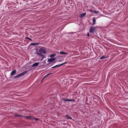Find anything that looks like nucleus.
Instances as JSON below:
<instances>
[{
	"instance_id": "f257e3e1",
	"label": "nucleus",
	"mask_w": 128,
	"mask_h": 128,
	"mask_svg": "<svg viewBox=\"0 0 128 128\" xmlns=\"http://www.w3.org/2000/svg\"><path fill=\"white\" fill-rule=\"evenodd\" d=\"M60 53L61 54H65L63 56H59L58 58L59 60H58L59 62H62L63 60L62 58L63 57L65 58L67 56L68 54L67 53L63 51L60 52Z\"/></svg>"
},
{
	"instance_id": "f03ea898",
	"label": "nucleus",
	"mask_w": 128,
	"mask_h": 128,
	"mask_svg": "<svg viewBox=\"0 0 128 128\" xmlns=\"http://www.w3.org/2000/svg\"><path fill=\"white\" fill-rule=\"evenodd\" d=\"M28 72V70H25L22 73L15 76H14V78L15 79H16L19 77H21L27 74Z\"/></svg>"
},
{
	"instance_id": "7ed1b4c3",
	"label": "nucleus",
	"mask_w": 128,
	"mask_h": 128,
	"mask_svg": "<svg viewBox=\"0 0 128 128\" xmlns=\"http://www.w3.org/2000/svg\"><path fill=\"white\" fill-rule=\"evenodd\" d=\"M96 27L95 26H92L89 29V32L90 33H91L93 34L94 32H96Z\"/></svg>"
},
{
	"instance_id": "20e7f679",
	"label": "nucleus",
	"mask_w": 128,
	"mask_h": 128,
	"mask_svg": "<svg viewBox=\"0 0 128 128\" xmlns=\"http://www.w3.org/2000/svg\"><path fill=\"white\" fill-rule=\"evenodd\" d=\"M38 52L42 54H47V52L44 49L40 48L38 50Z\"/></svg>"
},
{
	"instance_id": "39448f33",
	"label": "nucleus",
	"mask_w": 128,
	"mask_h": 128,
	"mask_svg": "<svg viewBox=\"0 0 128 128\" xmlns=\"http://www.w3.org/2000/svg\"><path fill=\"white\" fill-rule=\"evenodd\" d=\"M37 54L39 56H41V58L40 60V61H42L44 59V58H45L46 57L45 55H44L40 53H37Z\"/></svg>"
},
{
	"instance_id": "423d86ee",
	"label": "nucleus",
	"mask_w": 128,
	"mask_h": 128,
	"mask_svg": "<svg viewBox=\"0 0 128 128\" xmlns=\"http://www.w3.org/2000/svg\"><path fill=\"white\" fill-rule=\"evenodd\" d=\"M62 100L64 102H66V101H68L69 102H75V100L73 99H69L64 98L62 99Z\"/></svg>"
},
{
	"instance_id": "0eeeda50",
	"label": "nucleus",
	"mask_w": 128,
	"mask_h": 128,
	"mask_svg": "<svg viewBox=\"0 0 128 128\" xmlns=\"http://www.w3.org/2000/svg\"><path fill=\"white\" fill-rule=\"evenodd\" d=\"M16 72V70H13L11 72L10 75L12 76L15 75Z\"/></svg>"
},
{
	"instance_id": "6e6552de",
	"label": "nucleus",
	"mask_w": 128,
	"mask_h": 128,
	"mask_svg": "<svg viewBox=\"0 0 128 128\" xmlns=\"http://www.w3.org/2000/svg\"><path fill=\"white\" fill-rule=\"evenodd\" d=\"M55 58H49L48 60V62H51L54 60H55Z\"/></svg>"
},
{
	"instance_id": "1a4fd4ad",
	"label": "nucleus",
	"mask_w": 128,
	"mask_h": 128,
	"mask_svg": "<svg viewBox=\"0 0 128 128\" xmlns=\"http://www.w3.org/2000/svg\"><path fill=\"white\" fill-rule=\"evenodd\" d=\"M24 117L28 119H32L34 118V116H24Z\"/></svg>"
},
{
	"instance_id": "9d476101",
	"label": "nucleus",
	"mask_w": 128,
	"mask_h": 128,
	"mask_svg": "<svg viewBox=\"0 0 128 128\" xmlns=\"http://www.w3.org/2000/svg\"><path fill=\"white\" fill-rule=\"evenodd\" d=\"M86 15V12H83L80 14V17L81 18H83Z\"/></svg>"
},
{
	"instance_id": "9b49d317",
	"label": "nucleus",
	"mask_w": 128,
	"mask_h": 128,
	"mask_svg": "<svg viewBox=\"0 0 128 128\" xmlns=\"http://www.w3.org/2000/svg\"><path fill=\"white\" fill-rule=\"evenodd\" d=\"M96 18L95 17H94L92 18V25H94L95 24V22H96Z\"/></svg>"
},
{
	"instance_id": "f8f14e48",
	"label": "nucleus",
	"mask_w": 128,
	"mask_h": 128,
	"mask_svg": "<svg viewBox=\"0 0 128 128\" xmlns=\"http://www.w3.org/2000/svg\"><path fill=\"white\" fill-rule=\"evenodd\" d=\"M39 64L38 62L35 63L32 65V67L36 66H38Z\"/></svg>"
},
{
	"instance_id": "ddd939ff",
	"label": "nucleus",
	"mask_w": 128,
	"mask_h": 128,
	"mask_svg": "<svg viewBox=\"0 0 128 128\" xmlns=\"http://www.w3.org/2000/svg\"><path fill=\"white\" fill-rule=\"evenodd\" d=\"M90 11L95 14H97L99 12L98 11L93 10H90Z\"/></svg>"
},
{
	"instance_id": "4468645a",
	"label": "nucleus",
	"mask_w": 128,
	"mask_h": 128,
	"mask_svg": "<svg viewBox=\"0 0 128 128\" xmlns=\"http://www.w3.org/2000/svg\"><path fill=\"white\" fill-rule=\"evenodd\" d=\"M39 44H40V43H30V44L31 45H33V46H36V45H38Z\"/></svg>"
},
{
	"instance_id": "2eb2a0df",
	"label": "nucleus",
	"mask_w": 128,
	"mask_h": 128,
	"mask_svg": "<svg viewBox=\"0 0 128 128\" xmlns=\"http://www.w3.org/2000/svg\"><path fill=\"white\" fill-rule=\"evenodd\" d=\"M64 116L65 117H66L67 119H70V120H72V118L70 117L68 115H66Z\"/></svg>"
},
{
	"instance_id": "dca6fc26",
	"label": "nucleus",
	"mask_w": 128,
	"mask_h": 128,
	"mask_svg": "<svg viewBox=\"0 0 128 128\" xmlns=\"http://www.w3.org/2000/svg\"><path fill=\"white\" fill-rule=\"evenodd\" d=\"M56 55V54H51L50 55V58H52Z\"/></svg>"
},
{
	"instance_id": "f3484780",
	"label": "nucleus",
	"mask_w": 128,
	"mask_h": 128,
	"mask_svg": "<svg viewBox=\"0 0 128 128\" xmlns=\"http://www.w3.org/2000/svg\"><path fill=\"white\" fill-rule=\"evenodd\" d=\"M52 73H49V74H46V75L42 79V81L45 78H46L47 76H48L50 74H52Z\"/></svg>"
},
{
	"instance_id": "a211bd4d",
	"label": "nucleus",
	"mask_w": 128,
	"mask_h": 128,
	"mask_svg": "<svg viewBox=\"0 0 128 128\" xmlns=\"http://www.w3.org/2000/svg\"><path fill=\"white\" fill-rule=\"evenodd\" d=\"M107 58L106 57H105V56H102L101 57H100V59L101 60H102V59H104L105 58Z\"/></svg>"
},
{
	"instance_id": "6ab92c4d",
	"label": "nucleus",
	"mask_w": 128,
	"mask_h": 128,
	"mask_svg": "<svg viewBox=\"0 0 128 128\" xmlns=\"http://www.w3.org/2000/svg\"><path fill=\"white\" fill-rule=\"evenodd\" d=\"M59 67V66H58V65H57L53 67H52L51 68H56V67Z\"/></svg>"
},
{
	"instance_id": "aec40b11",
	"label": "nucleus",
	"mask_w": 128,
	"mask_h": 128,
	"mask_svg": "<svg viewBox=\"0 0 128 128\" xmlns=\"http://www.w3.org/2000/svg\"><path fill=\"white\" fill-rule=\"evenodd\" d=\"M33 119L35 120L36 121H38L39 120V119L38 118H35L34 117V118H33Z\"/></svg>"
},
{
	"instance_id": "412c9836",
	"label": "nucleus",
	"mask_w": 128,
	"mask_h": 128,
	"mask_svg": "<svg viewBox=\"0 0 128 128\" xmlns=\"http://www.w3.org/2000/svg\"><path fill=\"white\" fill-rule=\"evenodd\" d=\"M18 114H16L14 115V116L15 117H18Z\"/></svg>"
},
{
	"instance_id": "4be33fe9",
	"label": "nucleus",
	"mask_w": 128,
	"mask_h": 128,
	"mask_svg": "<svg viewBox=\"0 0 128 128\" xmlns=\"http://www.w3.org/2000/svg\"><path fill=\"white\" fill-rule=\"evenodd\" d=\"M42 63H43L44 64H46V60H44V61H43V62H42Z\"/></svg>"
},
{
	"instance_id": "5701e85b",
	"label": "nucleus",
	"mask_w": 128,
	"mask_h": 128,
	"mask_svg": "<svg viewBox=\"0 0 128 128\" xmlns=\"http://www.w3.org/2000/svg\"><path fill=\"white\" fill-rule=\"evenodd\" d=\"M58 65L60 67V66H62L64 65H63V63H62V64H58Z\"/></svg>"
},
{
	"instance_id": "b1692460",
	"label": "nucleus",
	"mask_w": 128,
	"mask_h": 128,
	"mask_svg": "<svg viewBox=\"0 0 128 128\" xmlns=\"http://www.w3.org/2000/svg\"><path fill=\"white\" fill-rule=\"evenodd\" d=\"M18 117H24L23 116V115H18Z\"/></svg>"
},
{
	"instance_id": "393cba45",
	"label": "nucleus",
	"mask_w": 128,
	"mask_h": 128,
	"mask_svg": "<svg viewBox=\"0 0 128 128\" xmlns=\"http://www.w3.org/2000/svg\"><path fill=\"white\" fill-rule=\"evenodd\" d=\"M87 36H90L89 33L88 32L87 33Z\"/></svg>"
},
{
	"instance_id": "a878e982",
	"label": "nucleus",
	"mask_w": 128,
	"mask_h": 128,
	"mask_svg": "<svg viewBox=\"0 0 128 128\" xmlns=\"http://www.w3.org/2000/svg\"><path fill=\"white\" fill-rule=\"evenodd\" d=\"M111 114H112V115H113V116L112 117H111V118H112L114 116V114H113L112 113H111Z\"/></svg>"
},
{
	"instance_id": "bb28decb",
	"label": "nucleus",
	"mask_w": 128,
	"mask_h": 128,
	"mask_svg": "<svg viewBox=\"0 0 128 128\" xmlns=\"http://www.w3.org/2000/svg\"><path fill=\"white\" fill-rule=\"evenodd\" d=\"M28 40H29L30 41H32V40L30 38H28Z\"/></svg>"
},
{
	"instance_id": "cd10ccee",
	"label": "nucleus",
	"mask_w": 128,
	"mask_h": 128,
	"mask_svg": "<svg viewBox=\"0 0 128 128\" xmlns=\"http://www.w3.org/2000/svg\"><path fill=\"white\" fill-rule=\"evenodd\" d=\"M63 63V65H64V64H66V62H64V63Z\"/></svg>"
},
{
	"instance_id": "c85d7f7f",
	"label": "nucleus",
	"mask_w": 128,
	"mask_h": 128,
	"mask_svg": "<svg viewBox=\"0 0 128 128\" xmlns=\"http://www.w3.org/2000/svg\"><path fill=\"white\" fill-rule=\"evenodd\" d=\"M25 38L26 39H28V38L27 37H26Z\"/></svg>"
},
{
	"instance_id": "c756f323",
	"label": "nucleus",
	"mask_w": 128,
	"mask_h": 128,
	"mask_svg": "<svg viewBox=\"0 0 128 128\" xmlns=\"http://www.w3.org/2000/svg\"><path fill=\"white\" fill-rule=\"evenodd\" d=\"M105 38H106V40H107V39H108L107 38H106V37H105Z\"/></svg>"
},
{
	"instance_id": "7c9ffc66",
	"label": "nucleus",
	"mask_w": 128,
	"mask_h": 128,
	"mask_svg": "<svg viewBox=\"0 0 128 128\" xmlns=\"http://www.w3.org/2000/svg\"><path fill=\"white\" fill-rule=\"evenodd\" d=\"M31 70V69H30V70H28V71H30V70Z\"/></svg>"
}]
</instances>
